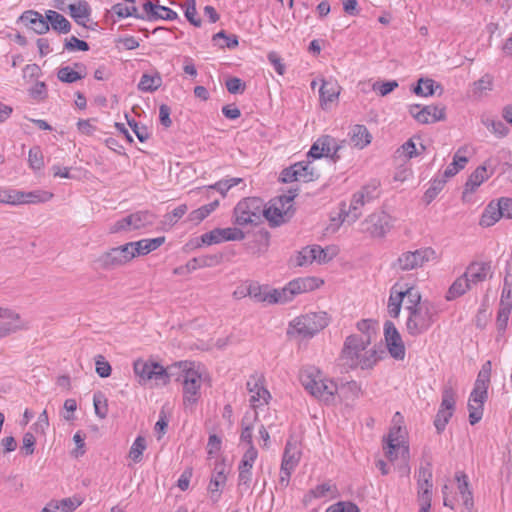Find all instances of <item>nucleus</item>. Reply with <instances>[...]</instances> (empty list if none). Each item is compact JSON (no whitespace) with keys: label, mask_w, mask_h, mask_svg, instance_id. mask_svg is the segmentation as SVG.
Returning a JSON list of instances; mask_svg holds the SVG:
<instances>
[{"label":"nucleus","mask_w":512,"mask_h":512,"mask_svg":"<svg viewBox=\"0 0 512 512\" xmlns=\"http://www.w3.org/2000/svg\"><path fill=\"white\" fill-rule=\"evenodd\" d=\"M485 126L498 137H504L507 135L508 127L499 120H487L484 122Z\"/></svg>","instance_id":"0e129e2a"},{"label":"nucleus","mask_w":512,"mask_h":512,"mask_svg":"<svg viewBox=\"0 0 512 512\" xmlns=\"http://www.w3.org/2000/svg\"><path fill=\"white\" fill-rule=\"evenodd\" d=\"M29 166L34 170H40L44 166L43 154L38 146H34L29 150L28 155Z\"/></svg>","instance_id":"4d7b16f0"},{"label":"nucleus","mask_w":512,"mask_h":512,"mask_svg":"<svg viewBox=\"0 0 512 512\" xmlns=\"http://www.w3.org/2000/svg\"><path fill=\"white\" fill-rule=\"evenodd\" d=\"M165 241V237H157L153 239H141L135 242H129L132 245V251L134 257L146 255L158 247H160Z\"/></svg>","instance_id":"7c9ffc66"},{"label":"nucleus","mask_w":512,"mask_h":512,"mask_svg":"<svg viewBox=\"0 0 512 512\" xmlns=\"http://www.w3.org/2000/svg\"><path fill=\"white\" fill-rule=\"evenodd\" d=\"M365 231L373 237H383L391 228V217L384 212L374 213L363 222Z\"/></svg>","instance_id":"6ab92c4d"},{"label":"nucleus","mask_w":512,"mask_h":512,"mask_svg":"<svg viewBox=\"0 0 512 512\" xmlns=\"http://www.w3.org/2000/svg\"><path fill=\"white\" fill-rule=\"evenodd\" d=\"M215 262H217V257L216 256H200V257H195L191 260H189L186 264V268L188 271H194L198 268H203V267H210L212 266Z\"/></svg>","instance_id":"603ef678"},{"label":"nucleus","mask_w":512,"mask_h":512,"mask_svg":"<svg viewBox=\"0 0 512 512\" xmlns=\"http://www.w3.org/2000/svg\"><path fill=\"white\" fill-rule=\"evenodd\" d=\"M83 502V499L79 496H73L64 498L61 500H50L41 512H73Z\"/></svg>","instance_id":"5701e85b"},{"label":"nucleus","mask_w":512,"mask_h":512,"mask_svg":"<svg viewBox=\"0 0 512 512\" xmlns=\"http://www.w3.org/2000/svg\"><path fill=\"white\" fill-rule=\"evenodd\" d=\"M490 374L487 373L486 370H480L477 376V379L474 384L473 390L475 391V395L479 393L487 394L488 386L490 383Z\"/></svg>","instance_id":"bf43d9fd"},{"label":"nucleus","mask_w":512,"mask_h":512,"mask_svg":"<svg viewBox=\"0 0 512 512\" xmlns=\"http://www.w3.org/2000/svg\"><path fill=\"white\" fill-rule=\"evenodd\" d=\"M435 255V251L430 247L420 248L415 251H406L393 262L392 268L399 271L414 270L422 267L430 260H433Z\"/></svg>","instance_id":"f8f14e48"},{"label":"nucleus","mask_w":512,"mask_h":512,"mask_svg":"<svg viewBox=\"0 0 512 512\" xmlns=\"http://www.w3.org/2000/svg\"><path fill=\"white\" fill-rule=\"evenodd\" d=\"M446 183V178L443 176L441 178H435L431 181L430 187L426 190L424 194V201L429 204L431 203L437 195L442 191Z\"/></svg>","instance_id":"8fccbe9b"},{"label":"nucleus","mask_w":512,"mask_h":512,"mask_svg":"<svg viewBox=\"0 0 512 512\" xmlns=\"http://www.w3.org/2000/svg\"><path fill=\"white\" fill-rule=\"evenodd\" d=\"M327 512H360L356 504L352 502H338L330 506Z\"/></svg>","instance_id":"774afa93"},{"label":"nucleus","mask_w":512,"mask_h":512,"mask_svg":"<svg viewBox=\"0 0 512 512\" xmlns=\"http://www.w3.org/2000/svg\"><path fill=\"white\" fill-rule=\"evenodd\" d=\"M28 328L29 323L23 320L19 313L9 308L0 307V338Z\"/></svg>","instance_id":"2eb2a0df"},{"label":"nucleus","mask_w":512,"mask_h":512,"mask_svg":"<svg viewBox=\"0 0 512 512\" xmlns=\"http://www.w3.org/2000/svg\"><path fill=\"white\" fill-rule=\"evenodd\" d=\"M417 484L418 491L432 490V469L430 462L420 466L418 471Z\"/></svg>","instance_id":"79ce46f5"},{"label":"nucleus","mask_w":512,"mask_h":512,"mask_svg":"<svg viewBox=\"0 0 512 512\" xmlns=\"http://www.w3.org/2000/svg\"><path fill=\"white\" fill-rule=\"evenodd\" d=\"M155 219V215L148 210L137 211L113 223L109 228V233L115 234L139 230L147 226L153 225Z\"/></svg>","instance_id":"9b49d317"},{"label":"nucleus","mask_w":512,"mask_h":512,"mask_svg":"<svg viewBox=\"0 0 512 512\" xmlns=\"http://www.w3.org/2000/svg\"><path fill=\"white\" fill-rule=\"evenodd\" d=\"M247 294L256 302L283 303L280 290H268L267 286H261L257 283H252L247 287Z\"/></svg>","instance_id":"412c9836"},{"label":"nucleus","mask_w":512,"mask_h":512,"mask_svg":"<svg viewBox=\"0 0 512 512\" xmlns=\"http://www.w3.org/2000/svg\"><path fill=\"white\" fill-rule=\"evenodd\" d=\"M320 146L323 147V156L329 157L333 162H337L340 159L339 151L345 144V140L338 142L334 137L330 135H323L319 137Z\"/></svg>","instance_id":"bb28decb"},{"label":"nucleus","mask_w":512,"mask_h":512,"mask_svg":"<svg viewBox=\"0 0 512 512\" xmlns=\"http://www.w3.org/2000/svg\"><path fill=\"white\" fill-rule=\"evenodd\" d=\"M490 270L491 265L488 262H472L464 274L471 285H476L485 281L489 274L492 275Z\"/></svg>","instance_id":"b1692460"},{"label":"nucleus","mask_w":512,"mask_h":512,"mask_svg":"<svg viewBox=\"0 0 512 512\" xmlns=\"http://www.w3.org/2000/svg\"><path fill=\"white\" fill-rule=\"evenodd\" d=\"M64 49L68 51H88L89 45L87 42L78 39L76 36H71L69 39H65Z\"/></svg>","instance_id":"e2e57ef3"},{"label":"nucleus","mask_w":512,"mask_h":512,"mask_svg":"<svg viewBox=\"0 0 512 512\" xmlns=\"http://www.w3.org/2000/svg\"><path fill=\"white\" fill-rule=\"evenodd\" d=\"M316 251L318 248L315 245L304 247L296 256V266H306L316 261Z\"/></svg>","instance_id":"de8ad7c7"},{"label":"nucleus","mask_w":512,"mask_h":512,"mask_svg":"<svg viewBox=\"0 0 512 512\" xmlns=\"http://www.w3.org/2000/svg\"><path fill=\"white\" fill-rule=\"evenodd\" d=\"M226 476L223 471L217 472L210 480L208 490L211 493L213 502H217L220 498V487L225 484Z\"/></svg>","instance_id":"a18cd8bd"},{"label":"nucleus","mask_w":512,"mask_h":512,"mask_svg":"<svg viewBox=\"0 0 512 512\" xmlns=\"http://www.w3.org/2000/svg\"><path fill=\"white\" fill-rule=\"evenodd\" d=\"M500 218L503 217L501 215V210L499 209L498 204L491 202L486 207L481 216L480 225L483 227H490L494 225Z\"/></svg>","instance_id":"ea45409f"},{"label":"nucleus","mask_w":512,"mask_h":512,"mask_svg":"<svg viewBox=\"0 0 512 512\" xmlns=\"http://www.w3.org/2000/svg\"><path fill=\"white\" fill-rule=\"evenodd\" d=\"M384 337L390 355L397 360H403L405 357V345L393 322H385Z\"/></svg>","instance_id":"f3484780"},{"label":"nucleus","mask_w":512,"mask_h":512,"mask_svg":"<svg viewBox=\"0 0 512 512\" xmlns=\"http://www.w3.org/2000/svg\"><path fill=\"white\" fill-rule=\"evenodd\" d=\"M17 197L19 200L17 201V204H24V203H43L49 201L53 194L48 191H32V192H19L16 191Z\"/></svg>","instance_id":"c9c22d12"},{"label":"nucleus","mask_w":512,"mask_h":512,"mask_svg":"<svg viewBox=\"0 0 512 512\" xmlns=\"http://www.w3.org/2000/svg\"><path fill=\"white\" fill-rule=\"evenodd\" d=\"M162 84V79L159 75L143 74L140 82L138 83V89L143 92H153L157 90Z\"/></svg>","instance_id":"c03bdc74"},{"label":"nucleus","mask_w":512,"mask_h":512,"mask_svg":"<svg viewBox=\"0 0 512 512\" xmlns=\"http://www.w3.org/2000/svg\"><path fill=\"white\" fill-rule=\"evenodd\" d=\"M348 136L351 143L359 149H363L369 145L372 140V136L369 133L367 127L360 124L353 125L350 128Z\"/></svg>","instance_id":"c85d7f7f"},{"label":"nucleus","mask_w":512,"mask_h":512,"mask_svg":"<svg viewBox=\"0 0 512 512\" xmlns=\"http://www.w3.org/2000/svg\"><path fill=\"white\" fill-rule=\"evenodd\" d=\"M128 125L139 139L140 142H145L149 139L150 133L146 126H140L139 123L135 119H129L128 115H125Z\"/></svg>","instance_id":"052dcab7"},{"label":"nucleus","mask_w":512,"mask_h":512,"mask_svg":"<svg viewBox=\"0 0 512 512\" xmlns=\"http://www.w3.org/2000/svg\"><path fill=\"white\" fill-rule=\"evenodd\" d=\"M321 283L323 282L315 277H304L290 281L286 287L280 290L283 303L291 301L295 295L318 288Z\"/></svg>","instance_id":"dca6fc26"},{"label":"nucleus","mask_w":512,"mask_h":512,"mask_svg":"<svg viewBox=\"0 0 512 512\" xmlns=\"http://www.w3.org/2000/svg\"><path fill=\"white\" fill-rule=\"evenodd\" d=\"M93 404L96 415L101 419L105 418L108 412V407L106 399L104 398L102 393L98 392L94 394Z\"/></svg>","instance_id":"680f3d73"},{"label":"nucleus","mask_w":512,"mask_h":512,"mask_svg":"<svg viewBox=\"0 0 512 512\" xmlns=\"http://www.w3.org/2000/svg\"><path fill=\"white\" fill-rule=\"evenodd\" d=\"M376 187L365 186L358 192L354 193L348 208L346 204L341 205L340 216H343V222L354 223L363 213V207L370 203L374 198Z\"/></svg>","instance_id":"1a4fd4ad"},{"label":"nucleus","mask_w":512,"mask_h":512,"mask_svg":"<svg viewBox=\"0 0 512 512\" xmlns=\"http://www.w3.org/2000/svg\"><path fill=\"white\" fill-rule=\"evenodd\" d=\"M134 372L139 377L140 384L154 381L156 385H165L176 375V367L172 365L164 369L156 362L139 359L134 362Z\"/></svg>","instance_id":"0eeeda50"},{"label":"nucleus","mask_w":512,"mask_h":512,"mask_svg":"<svg viewBox=\"0 0 512 512\" xmlns=\"http://www.w3.org/2000/svg\"><path fill=\"white\" fill-rule=\"evenodd\" d=\"M510 312H511V309L499 306L497 321H496L497 330H498L499 334H503L505 332L507 325H508Z\"/></svg>","instance_id":"338daca9"},{"label":"nucleus","mask_w":512,"mask_h":512,"mask_svg":"<svg viewBox=\"0 0 512 512\" xmlns=\"http://www.w3.org/2000/svg\"><path fill=\"white\" fill-rule=\"evenodd\" d=\"M19 20L37 34H44L49 31L46 16L34 10H27L20 16Z\"/></svg>","instance_id":"4be33fe9"},{"label":"nucleus","mask_w":512,"mask_h":512,"mask_svg":"<svg viewBox=\"0 0 512 512\" xmlns=\"http://www.w3.org/2000/svg\"><path fill=\"white\" fill-rule=\"evenodd\" d=\"M294 168L297 170L296 174L299 181L310 182L319 178V173L310 163L298 162L294 164Z\"/></svg>","instance_id":"a19ab883"},{"label":"nucleus","mask_w":512,"mask_h":512,"mask_svg":"<svg viewBox=\"0 0 512 512\" xmlns=\"http://www.w3.org/2000/svg\"><path fill=\"white\" fill-rule=\"evenodd\" d=\"M46 18L49 27L59 34H67L71 30L70 22L60 13L54 10L46 11Z\"/></svg>","instance_id":"473e14b6"},{"label":"nucleus","mask_w":512,"mask_h":512,"mask_svg":"<svg viewBox=\"0 0 512 512\" xmlns=\"http://www.w3.org/2000/svg\"><path fill=\"white\" fill-rule=\"evenodd\" d=\"M487 396V394H482L479 392L475 395V391L472 390L468 401L469 422L471 425H475L482 419L483 405L487 399Z\"/></svg>","instance_id":"393cba45"},{"label":"nucleus","mask_w":512,"mask_h":512,"mask_svg":"<svg viewBox=\"0 0 512 512\" xmlns=\"http://www.w3.org/2000/svg\"><path fill=\"white\" fill-rule=\"evenodd\" d=\"M400 292L404 294L403 303L406 311H410L424 305V300H422L421 293L416 287L408 286V284H402Z\"/></svg>","instance_id":"c756f323"},{"label":"nucleus","mask_w":512,"mask_h":512,"mask_svg":"<svg viewBox=\"0 0 512 512\" xmlns=\"http://www.w3.org/2000/svg\"><path fill=\"white\" fill-rule=\"evenodd\" d=\"M384 449L390 461L395 460L398 454H400L401 458L405 461L402 471L405 475H408L410 472V468L407 464L409 459V446L405 442L404 432L401 427H394L390 430Z\"/></svg>","instance_id":"9d476101"},{"label":"nucleus","mask_w":512,"mask_h":512,"mask_svg":"<svg viewBox=\"0 0 512 512\" xmlns=\"http://www.w3.org/2000/svg\"><path fill=\"white\" fill-rule=\"evenodd\" d=\"M70 15L78 24L84 25V20L90 15V8L86 1L73 0L68 4Z\"/></svg>","instance_id":"4c0bfd02"},{"label":"nucleus","mask_w":512,"mask_h":512,"mask_svg":"<svg viewBox=\"0 0 512 512\" xmlns=\"http://www.w3.org/2000/svg\"><path fill=\"white\" fill-rule=\"evenodd\" d=\"M471 288V284L468 281L465 274L458 277L452 285L449 287L445 299L447 301H452L462 295H464Z\"/></svg>","instance_id":"e433bc0d"},{"label":"nucleus","mask_w":512,"mask_h":512,"mask_svg":"<svg viewBox=\"0 0 512 512\" xmlns=\"http://www.w3.org/2000/svg\"><path fill=\"white\" fill-rule=\"evenodd\" d=\"M455 478L458 482V490L462 497L463 504L467 510H471L474 503L472 492L469 489L468 477L464 472L459 471L455 474Z\"/></svg>","instance_id":"f704fd0d"},{"label":"nucleus","mask_w":512,"mask_h":512,"mask_svg":"<svg viewBox=\"0 0 512 512\" xmlns=\"http://www.w3.org/2000/svg\"><path fill=\"white\" fill-rule=\"evenodd\" d=\"M133 258L135 257L132 251V245L130 243H126L124 245L111 248L107 252L103 253L98 258V262L103 269L111 270L127 264Z\"/></svg>","instance_id":"ddd939ff"},{"label":"nucleus","mask_w":512,"mask_h":512,"mask_svg":"<svg viewBox=\"0 0 512 512\" xmlns=\"http://www.w3.org/2000/svg\"><path fill=\"white\" fill-rule=\"evenodd\" d=\"M370 335H350L341 352L343 365L355 369H371L381 358L375 348H369Z\"/></svg>","instance_id":"f257e3e1"},{"label":"nucleus","mask_w":512,"mask_h":512,"mask_svg":"<svg viewBox=\"0 0 512 512\" xmlns=\"http://www.w3.org/2000/svg\"><path fill=\"white\" fill-rule=\"evenodd\" d=\"M264 378L260 374H253L249 377L246 386L250 393V402L252 406L256 407L258 404L262 405L267 403V398L270 397L269 391L264 387Z\"/></svg>","instance_id":"aec40b11"},{"label":"nucleus","mask_w":512,"mask_h":512,"mask_svg":"<svg viewBox=\"0 0 512 512\" xmlns=\"http://www.w3.org/2000/svg\"><path fill=\"white\" fill-rule=\"evenodd\" d=\"M187 212L186 205H179L171 213H167L163 217L162 224L164 228H171L179 219H181Z\"/></svg>","instance_id":"864d4df0"},{"label":"nucleus","mask_w":512,"mask_h":512,"mask_svg":"<svg viewBox=\"0 0 512 512\" xmlns=\"http://www.w3.org/2000/svg\"><path fill=\"white\" fill-rule=\"evenodd\" d=\"M456 403V392L451 385H446L442 392V401L440 409L434 420V425L438 433L444 431L447 423L453 415Z\"/></svg>","instance_id":"4468645a"},{"label":"nucleus","mask_w":512,"mask_h":512,"mask_svg":"<svg viewBox=\"0 0 512 512\" xmlns=\"http://www.w3.org/2000/svg\"><path fill=\"white\" fill-rule=\"evenodd\" d=\"M146 449V440L143 436H138L133 442L130 451L129 457L135 462L138 463L142 459V455L144 450Z\"/></svg>","instance_id":"6e6d98bb"},{"label":"nucleus","mask_w":512,"mask_h":512,"mask_svg":"<svg viewBox=\"0 0 512 512\" xmlns=\"http://www.w3.org/2000/svg\"><path fill=\"white\" fill-rule=\"evenodd\" d=\"M300 458L301 450L299 444L295 440H288L285 445L281 462V465L284 466V470L286 467L295 469L300 461Z\"/></svg>","instance_id":"cd10ccee"},{"label":"nucleus","mask_w":512,"mask_h":512,"mask_svg":"<svg viewBox=\"0 0 512 512\" xmlns=\"http://www.w3.org/2000/svg\"><path fill=\"white\" fill-rule=\"evenodd\" d=\"M300 381L304 388L318 400L326 404L333 403L337 393V384L323 376L315 367H308L300 372Z\"/></svg>","instance_id":"f03ea898"},{"label":"nucleus","mask_w":512,"mask_h":512,"mask_svg":"<svg viewBox=\"0 0 512 512\" xmlns=\"http://www.w3.org/2000/svg\"><path fill=\"white\" fill-rule=\"evenodd\" d=\"M468 162L467 157L460 156L459 151L454 155L453 162L445 169L444 177L449 178L456 175Z\"/></svg>","instance_id":"5fc2aeb1"},{"label":"nucleus","mask_w":512,"mask_h":512,"mask_svg":"<svg viewBox=\"0 0 512 512\" xmlns=\"http://www.w3.org/2000/svg\"><path fill=\"white\" fill-rule=\"evenodd\" d=\"M181 6L187 20L195 27H200L202 21L197 17L196 0H184Z\"/></svg>","instance_id":"3c124183"},{"label":"nucleus","mask_w":512,"mask_h":512,"mask_svg":"<svg viewBox=\"0 0 512 512\" xmlns=\"http://www.w3.org/2000/svg\"><path fill=\"white\" fill-rule=\"evenodd\" d=\"M221 240L240 241L245 238V233L236 227L220 228Z\"/></svg>","instance_id":"13d9d810"},{"label":"nucleus","mask_w":512,"mask_h":512,"mask_svg":"<svg viewBox=\"0 0 512 512\" xmlns=\"http://www.w3.org/2000/svg\"><path fill=\"white\" fill-rule=\"evenodd\" d=\"M400 288H402V283H395L391 290L390 296L388 300V313L393 318H398L400 315L402 303L404 301V294L400 292Z\"/></svg>","instance_id":"2f4dec72"},{"label":"nucleus","mask_w":512,"mask_h":512,"mask_svg":"<svg viewBox=\"0 0 512 512\" xmlns=\"http://www.w3.org/2000/svg\"><path fill=\"white\" fill-rule=\"evenodd\" d=\"M326 312L301 315L290 322L287 334L299 338H311L328 325Z\"/></svg>","instance_id":"39448f33"},{"label":"nucleus","mask_w":512,"mask_h":512,"mask_svg":"<svg viewBox=\"0 0 512 512\" xmlns=\"http://www.w3.org/2000/svg\"><path fill=\"white\" fill-rule=\"evenodd\" d=\"M264 201L258 197L242 199L234 208V223L238 226L258 225L265 217Z\"/></svg>","instance_id":"423d86ee"},{"label":"nucleus","mask_w":512,"mask_h":512,"mask_svg":"<svg viewBox=\"0 0 512 512\" xmlns=\"http://www.w3.org/2000/svg\"><path fill=\"white\" fill-rule=\"evenodd\" d=\"M258 457V451L254 446L248 447L242 456L238 466V486H245L248 488L252 480V468L255 460Z\"/></svg>","instance_id":"a211bd4d"},{"label":"nucleus","mask_w":512,"mask_h":512,"mask_svg":"<svg viewBox=\"0 0 512 512\" xmlns=\"http://www.w3.org/2000/svg\"><path fill=\"white\" fill-rule=\"evenodd\" d=\"M322 105L335 101L340 94V86L333 80H322L319 90Z\"/></svg>","instance_id":"72a5a7b5"},{"label":"nucleus","mask_w":512,"mask_h":512,"mask_svg":"<svg viewBox=\"0 0 512 512\" xmlns=\"http://www.w3.org/2000/svg\"><path fill=\"white\" fill-rule=\"evenodd\" d=\"M297 196V189L290 190L289 195H282L266 208L265 218L271 226H279L287 222L294 214L293 200Z\"/></svg>","instance_id":"6e6552de"},{"label":"nucleus","mask_w":512,"mask_h":512,"mask_svg":"<svg viewBox=\"0 0 512 512\" xmlns=\"http://www.w3.org/2000/svg\"><path fill=\"white\" fill-rule=\"evenodd\" d=\"M315 247L318 248V251H316V262L319 264H325L329 262L336 255L334 248H322L319 245H315Z\"/></svg>","instance_id":"69168bd1"},{"label":"nucleus","mask_w":512,"mask_h":512,"mask_svg":"<svg viewBox=\"0 0 512 512\" xmlns=\"http://www.w3.org/2000/svg\"><path fill=\"white\" fill-rule=\"evenodd\" d=\"M445 118V108L435 105H427L415 114V119L422 124L435 123Z\"/></svg>","instance_id":"a878e982"},{"label":"nucleus","mask_w":512,"mask_h":512,"mask_svg":"<svg viewBox=\"0 0 512 512\" xmlns=\"http://www.w3.org/2000/svg\"><path fill=\"white\" fill-rule=\"evenodd\" d=\"M407 313L406 332L412 337H417L426 333L432 327L437 320L439 311L435 303L424 299V305L407 311Z\"/></svg>","instance_id":"20e7f679"},{"label":"nucleus","mask_w":512,"mask_h":512,"mask_svg":"<svg viewBox=\"0 0 512 512\" xmlns=\"http://www.w3.org/2000/svg\"><path fill=\"white\" fill-rule=\"evenodd\" d=\"M493 88V77L490 74H485L482 78L475 81L472 86V94L476 99H480L487 95Z\"/></svg>","instance_id":"58836bf2"},{"label":"nucleus","mask_w":512,"mask_h":512,"mask_svg":"<svg viewBox=\"0 0 512 512\" xmlns=\"http://www.w3.org/2000/svg\"><path fill=\"white\" fill-rule=\"evenodd\" d=\"M86 76L81 71H75L69 66L61 67L57 72V77L61 82L74 83Z\"/></svg>","instance_id":"09e8293b"},{"label":"nucleus","mask_w":512,"mask_h":512,"mask_svg":"<svg viewBox=\"0 0 512 512\" xmlns=\"http://www.w3.org/2000/svg\"><path fill=\"white\" fill-rule=\"evenodd\" d=\"M176 367V380L181 381L183 385V403L186 409H193L200 398V387L202 383V374L195 369L192 362H179L174 364Z\"/></svg>","instance_id":"7ed1b4c3"},{"label":"nucleus","mask_w":512,"mask_h":512,"mask_svg":"<svg viewBox=\"0 0 512 512\" xmlns=\"http://www.w3.org/2000/svg\"><path fill=\"white\" fill-rule=\"evenodd\" d=\"M439 88L442 91V88L439 84L435 86V81L429 78H421L418 81L417 86L413 89L414 93L420 96H431L435 93V89Z\"/></svg>","instance_id":"49530a36"},{"label":"nucleus","mask_w":512,"mask_h":512,"mask_svg":"<svg viewBox=\"0 0 512 512\" xmlns=\"http://www.w3.org/2000/svg\"><path fill=\"white\" fill-rule=\"evenodd\" d=\"M489 177L487 173L486 166L482 165L475 169V171L469 176L466 182V191L473 192L477 187H479L484 180Z\"/></svg>","instance_id":"37998d69"}]
</instances>
